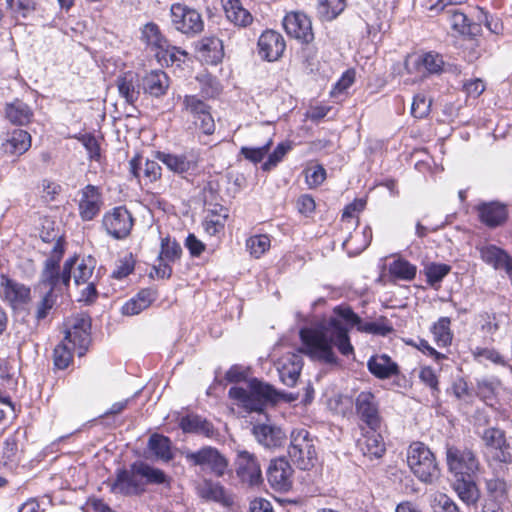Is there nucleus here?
Masks as SVG:
<instances>
[{"mask_svg":"<svg viewBox=\"0 0 512 512\" xmlns=\"http://www.w3.org/2000/svg\"><path fill=\"white\" fill-rule=\"evenodd\" d=\"M333 314L326 324L317 328H303L300 331L304 346L302 352L312 359L328 364L335 363L333 346L344 356L353 354L354 348L348 335L349 328L356 327L360 332L380 336H386L393 331V327L385 319L363 322L348 305L336 306Z\"/></svg>","mask_w":512,"mask_h":512,"instance_id":"1","label":"nucleus"},{"mask_svg":"<svg viewBox=\"0 0 512 512\" xmlns=\"http://www.w3.org/2000/svg\"><path fill=\"white\" fill-rule=\"evenodd\" d=\"M64 339L54 348L53 363L59 370L66 369L73 360V352L83 356L90 343L91 319L88 316H77L68 324Z\"/></svg>","mask_w":512,"mask_h":512,"instance_id":"2","label":"nucleus"},{"mask_svg":"<svg viewBox=\"0 0 512 512\" xmlns=\"http://www.w3.org/2000/svg\"><path fill=\"white\" fill-rule=\"evenodd\" d=\"M64 254V246L60 239L56 241L50 256L45 260L40 276V287L48 288L46 292H52L67 288L71 280V272L77 264V257L67 259L60 271V261Z\"/></svg>","mask_w":512,"mask_h":512,"instance_id":"3","label":"nucleus"},{"mask_svg":"<svg viewBox=\"0 0 512 512\" xmlns=\"http://www.w3.org/2000/svg\"><path fill=\"white\" fill-rule=\"evenodd\" d=\"M230 398L248 412H263L269 402L277 400L276 390L269 384L253 379L249 383V390L241 387L229 389Z\"/></svg>","mask_w":512,"mask_h":512,"instance_id":"4","label":"nucleus"},{"mask_svg":"<svg viewBox=\"0 0 512 512\" xmlns=\"http://www.w3.org/2000/svg\"><path fill=\"white\" fill-rule=\"evenodd\" d=\"M140 39L147 49L154 52L157 62L161 66H169L180 61L179 56L186 57L188 55L186 51L171 46L159 26L154 22H148L141 28Z\"/></svg>","mask_w":512,"mask_h":512,"instance_id":"5","label":"nucleus"},{"mask_svg":"<svg viewBox=\"0 0 512 512\" xmlns=\"http://www.w3.org/2000/svg\"><path fill=\"white\" fill-rule=\"evenodd\" d=\"M407 463L413 474L424 483H433L440 475L434 454L421 442L409 446Z\"/></svg>","mask_w":512,"mask_h":512,"instance_id":"6","label":"nucleus"},{"mask_svg":"<svg viewBox=\"0 0 512 512\" xmlns=\"http://www.w3.org/2000/svg\"><path fill=\"white\" fill-rule=\"evenodd\" d=\"M288 454L301 470H309L316 461L315 439L305 428L294 429L290 435Z\"/></svg>","mask_w":512,"mask_h":512,"instance_id":"7","label":"nucleus"},{"mask_svg":"<svg viewBox=\"0 0 512 512\" xmlns=\"http://www.w3.org/2000/svg\"><path fill=\"white\" fill-rule=\"evenodd\" d=\"M446 462L449 471L455 477H472L480 469V462L476 453L468 447L447 445Z\"/></svg>","mask_w":512,"mask_h":512,"instance_id":"8","label":"nucleus"},{"mask_svg":"<svg viewBox=\"0 0 512 512\" xmlns=\"http://www.w3.org/2000/svg\"><path fill=\"white\" fill-rule=\"evenodd\" d=\"M111 492L123 496H140L146 492L141 482L137 461L128 468L118 469L115 480L110 484Z\"/></svg>","mask_w":512,"mask_h":512,"instance_id":"9","label":"nucleus"},{"mask_svg":"<svg viewBox=\"0 0 512 512\" xmlns=\"http://www.w3.org/2000/svg\"><path fill=\"white\" fill-rule=\"evenodd\" d=\"M106 233L114 239L126 238L133 227V218L124 206H117L107 211L102 218Z\"/></svg>","mask_w":512,"mask_h":512,"instance_id":"10","label":"nucleus"},{"mask_svg":"<svg viewBox=\"0 0 512 512\" xmlns=\"http://www.w3.org/2000/svg\"><path fill=\"white\" fill-rule=\"evenodd\" d=\"M194 466L199 467L200 472L222 477L228 469V460L217 448L204 446L194 452Z\"/></svg>","mask_w":512,"mask_h":512,"instance_id":"11","label":"nucleus"},{"mask_svg":"<svg viewBox=\"0 0 512 512\" xmlns=\"http://www.w3.org/2000/svg\"><path fill=\"white\" fill-rule=\"evenodd\" d=\"M482 439L495 461L512 462V445L506 441L504 431L498 428H488L483 432Z\"/></svg>","mask_w":512,"mask_h":512,"instance_id":"12","label":"nucleus"},{"mask_svg":"<svg viewBox=\"0 0 512 512\" xmlns=\"http://www.w3.org/2000/svg\"><path fill=\"white\" fill-rule=\"evenodd\" d=\"M283 26L286 33L300 41L309 44L314 39L312 22L310 18L302 12L288 13L283 19Z\"/></svg>","mask_w":512,"mask_h":512,"instance_id":"13","label":"nucleus"},{"mask_svg":"<svg viewBox=\"0 0 512 512\" xmlns=\"http://www.w3.org/2000/svg\"><path fill=\"white\" fill-rule=\"evenodd\" d=\"M236 473L242 482L256 485L262 481L261 466L256 456L247 450H237Z\"/></svg>","mask_w":512,"mask_h":512,"instance_id":"14","label":"nucleus"},{"mask_svg":"<svg viewBox=\"0 0 512 512\" xmlns=\"http://www.w3.org/2000/svg\"><path fill=\"white\" fill-rule=\"evenodd\" d=\"M356 412L360 419L370 429L381 428V417L379 414L378 403L373 393L362 391L358 394L355 401Z\"/></svg>","mask_w":512,"mask_h":512,"instance_id":"15","label":"nucleus"},{"mask_svg":"<svg viewBox=\"0 0 512 512\" xmlns=\"http://www.w3.org/2000/svg\"><path fill=\"white\" fill-rule=\"evenodd\" d=\"M194 57L204 65L216 66L224 57V46L221 39L215 36L204 37L195 47Z\"/></svg>","mask_w":512,"mask_h":512,"instance_id":"16","label":"nucleus"},{"mask_svg":"<svg viewBox=\"0 0 512 512\" xmlns=\"http://www.w3.org/2000/svg\"><path fill=\"white\" fill-rule=\"evenodd\" d=\"M197 496L204 502H215L222 506L233 504V498L224 486L210 478H203L195 486Z\"/></svg>","mask_w":512,"mask_h":512,"instance_id":"17","label":"nucleus"},{"mask_svg":"<svg viewBox=\"0 0 512 512\" xmlns=\"http://www.w3.org/2000/svg\"><path fill=\"white\" fill-rule=\"evenodd\" d=\"M292 474L293 469L284 458L272 460L267 470L268 482L278 491H287L291 488Z\"/></svg>","mask_w":512,"mask_h":512,"instance_id":"18","label":"nucleus"},{"mask_svg":"<svg viewBox=\"0 0 512 512\" xmlns=\"http://www.w3.org/2000/svg\"><path fill=\"white\" fill-rule=\"evenodd\" d=\"M285 47L283 36L274 30L264 31L258 40L259 55L270 62L278 60Z\"/></svg>","mask_w":512,"mask_h":512,"instance_id":"19","label":"nucleus"},{"mask_svg":"<svg viewBox=\"0 0 512 512\" xmlns=\"http://www.w3.org/2000/svg\"><path fill=\"white\" fill-rule=\"evenodd\" d=\"M103 201L98 187L87 185L81 190L79 215L83 221L93 220L101 210Z\"/></svg>","mask_w":512,"mask_h":512,"instance_id":"20","label":"nucleus"},{"mask_svg":"<svg viewBox=\"0 0 512 512\" xmlns=\"http://www.w3.org/2000/svg\"><path fill=\"white\" fill-rule=\"evenodd\" d=\"M130 173L140 180L142 177L146 182H155L161 177V166L155 160L143 159L136 155L129 161Z\"/></svg>","mask_w":512,"mask_h":512,"instance_id":"21","label":"nucleus"},{"mask_svg":"<svg viewBox=\"0 0 512 512\" xmlns=\"http://www.w3.org/2000/svg\"><path fill=\"white\" fill-rule=\"evenodd\" d=\"M481 259L496 270H504L512 274V257L495 245H484L479 248Z\"/></svg>","mask_w":512,"mask_h":512,"instance_id":"22","label":"nucleus"},{"mask_svg":"<svg viewBox=\"0 0 512 512\" xmlns=\"http://www.w3.org/2000/svg\"><path fill=\"white\" fill-rule=\"evenodd\" d=\"M302 359L298 354H287L283 356L277 365V371L281 381L288 387H293L302 370Z\"/></svg>","mask_w":512,"mask_h":512,"instance_id":"23","label":"nucleus"},{"mask_svg":"<svg viewBox=\"0 0 512 512\" xmlns=\"http://www.w3.org/2000/svg\"><path fill=\"white\" fill-rule=\"evenodd\" d=\"M116 86L126 103L134 105L138 101L142 90L138 74L131 71L124 73L117 78Z\"/></svg>","mask_w":512,"mask_h":512,"instance_id":"24","label":"nucleus"},{"mask_svg":"<svg viewBox=\"0 0 512 512\" xmlns=\"http://www.w3.org/2000/svg\"><path fill=\"white\" fill-rule=\"evenodd\" d=\"M140 81L143 92L156 98L165 95L169 88V77L162 70H151Z\"/></svg>","mask_w":512,"mask_h":512,"instance_id":"25","label":"nucleus"},{"mask_svg":"<svg viewBox=\"0 0 512 512\" xmlns=\"http://www.w3.org/2000/svg\"><path fill=\"white\" fill-rule=\"evenodd\" d=\"M480 220L488 227L494 228L502 225L508 216L507 208L500 202H487L477 207Z\"/></svg>","mask_w":512,"mask_h":512,"instance_id":"26","label":"nucleus"},{"mask_svg":"<svg viewBox=\"0 0 512 512\" xmlns=\"http://www.w3.org/2000/svg\"><path fill=\"white\" fill-rule=\"evenodd\" d=\"M253 435L259 444L266 448L281 446L286 438L285 432L277 426L258 424L252 429Z\"/></svg>","mask_w":512,"mask_h":512,"instance_id":"27","label":"nucleus"},{"mask_svg":"<svg viewBox=\"0 0 512 512\" xmlns=\"http://www.w3.org/2000/svg\"><path fill=\"white\" fill-rule=\"evenodd\" d=\"M0 292L12 305L26 303L30 296V288L5 276H2Z\"/></svg>","mask_w":512,"mask_h":512,"instance_id":"28","label":"nucleus"},{"mask_svg":"<svg viewBox=\"0 0 512 512\" xmlns=\"http://www.w3.org/2000/svg\"><path fill=\"white\" fill-rule=\"evenodd\" d=\"M367 367L370 373L379 379H388L399 374L398 364L386 354L372 356Z\"/></svg>","mask_w":512,"mask_h":512,"instance_id":"29","label":"nucleus"},{"mask_svg":"<svg viewBox=\"0 0 512 512\" xmlns=\"http://www.w3.org/2000/svg\"><path fill=\"white\" fill-rule=\"evenodd\" d=\"M453 490L459 499L467 506L476 505L480 499V490L476 482L467 476H456L453 483Z\"/></svg>","mask_w":512,"mask_h":512,"instance_id":"30","label":"nucleus"},{"mask_svg":"<svg viewBox=\"0 0 512 512\" xmlns=\"http://www.w3.org/2000/svg\"><path fill=\"white\" fill-rule=\"evenodd\" d=\"M378 430L379 429H370V431L363 434V437L358 441L362 454L371 459L380 458L385 452V443Z\"/></svg>","mask_w":512,"mask_h":512,"instance_id":"31","label":"nucleus"},{"mask_svg":"<svg viewBox=\"0 0 512 512\" xmlns=\"http://www.w3.org/2000/svg\"><path fill=\"white\" fill-rule=\"evenodd\" d=\"M227 19L236 26L246 27L252 23L253 17L239 0H221Z\"/></svg>","mask_w":512,"mask_h":512,"instance_id":"32","label":"nucleus"},{"mask_svg":"<svg viewBox=\"0 0 512 512\" xmlns=\"http://www.w3.org/2000/svg\"><path fill=\"white\" fill-rule=\"evenodd\" d=\"M139 467V474L141 475V482L143 488L146 489L147 485H165L169 487L170 478L164 471L154 466H151L145 461H137Z\"/></svg>","mask_w":512,"mask_h":512,"instance_id":"33","label":"nucleus"},{"mask_svg":"<svg viewBox=\"0 0 512 512\" xmlns=\"http://www.w3.org/2000/svg\"><path fill=\"white\" fill-rule=\"evenodd\" d=\"M154 158L161 161L170 171L182 175L188 173L190 169V161L184 154H170L162 151L154 152Z\"/></svg>","mask_w":512,"mask_h":512,"instance_id":"34","label":"nucleus"},{"mask_svg":"<svg viewBox=\"0 0 512 512\" xmlns=\"http://www.w3.org/2000/svg\"><path fill=\"white\" fill-rule=\"evenodd\" d=\"M171 21L176 30L189 34L192 31V10L181 3L171 6Z\"/></svg>","mask_w":512,"mask_h":512,"instance_id":"35","label":"nucleus"},{"mask_svg":"<svg viewBox=\"0 0 512 512\" xmlns=\"http://www.w3.org/2000/svg\"><path fill=\"white\" fill-rule=\"evenodd\" d=\"M194 127L201 130L204 137L211 136L215 131L214 119L207 106L200 101L194 102Z\"/></svg>","mask_w":512,"mask_h":512,"instance_id":"36","label":"nucleus"},{"mask_svg":"<svg viewBox=\"0 0 512 512\" xmlns=\"http://www.w3.org/2000/svg\"><path fill=\"white\" fill-rule=\"evenodd\" d=\"M6 118L15 125L28 124L33 115L30 107L21 100H15L6 105Z\"/></svg>","mask_w":512,"mask_h":512,"instance_id":"37","label":"nucleus"},{"mask_svg":"<svg viewBox=\"0 0 512 512\" xmlns=\"http://www.w3.org/2000/svg\"><path fill=\"white\" fill-rule=\"evenodd\" d=\"M4 150L11 154H23L31 146L30 134L22 129L14 130L3 144Z\"/></svg>","mask_w":512,"mask_h":512,"instance_id":"38","label":"nucleus"},{"mask_svg":"<svg viewBox=\"0 0 512 512\" xmlns=\"http://www.w3.org/2000/svg\"><path fill=\"white\" fill-rule=\"evenodd\" d=\"M148 449L158 460L168 462L173 459L171 441L166 436L160 434L151 435L148 440Z\"/></svg>","mask_w":512,"mask_h":512,"instance_id":"39","label":"nucleus"},{"mask_svg":"<svg viewBox=\"0 0 512 512\" xmlns=\"http://www.w3.org/2000/svg\"><path fill=\"white\" fill-rule=\"evenodd\" d=\"M341 0H318L316 11L322 21H332L345 9Z\"/></svg>","mask_w":512,"mask_h":512,"instance_id":"40","label":"nucleus"},{"mask_svg":"<svg viewBox=\"0 0 512 512\" xmlns=\"http://www.w3.org/2000/svg\"><path fill=\"white\" fill-rule=\"evenodd\" d=\"M419 71L422 69L428 74H438L443 71L444 61L440 54L427 52L419 56L416 61Z\"/></svg>","mask_w":512,"mask_h":512,"instance_id":"41","label":"nucleus"},{"mask_svg":"<svg viewBox=\"0 0 512 512\" xmlns=\"http://www.w3.org/2000/svg\"><path fill=\"white\" fill-rule=\"evenodd\" d=\"M485 489L489 500L506 502L508 499V484L500 477L485 480Z\"/></svg>","mask_w":512,"mask_h":512,"instance_id":"42","label":"nucleus"},{"mask_svg":"<svg viewBox=\"0 0 512 512\" xmlns=\"http://www.w3.org/2000/svg\"><path fill=\"white\" fill-rule=\"evenodd\" d=\"M451 27L461 34H472L473 30L468 23L467 16L455 7H450L445 12Z\"/></svg>","mask_w":512,"mask_h":512,"instance_id":"43","label":"nucleus"},{"mask_svg":"<svg viewBox=\"0 0 512 512\" xmlns=\"http://www.w3.org/2000/svg\"><path fill=\"white\" fill-rule=\"evenodd\" d=\"M430 505L433 512H462L452 498L441 492L430 495Z\"/></svg>","mask_w":512,"mask_h":512,"instance_id":"44","label":"nucleus"},{"mask_svg":"<svg viewBox=\"0 0 512 512\" xmlns=\"http://www.w3.org/2000/svg\"><path fill=\"white\" fill-rule=\"evenodd\" d=\"M450 319L448 317H441L432 327L434 339L439 346H447L451 344L452 333L450 330Z\"/></svg>","mask_w":512,"mask_h":512,"instance_id":"45","label":"nucleus"},{"mask_svg":"<svg viewBox=\"0 0 512 512\" xmlns=\"http://www.w3.org/2000/svg\"><path fill=\"white\" fill-rule=\"evenodd\" d=\"M270 244L271 241L268 235H254L247 239L246 248L252 257L258 259L269 250Z\"/></svg>","mask_w":512,"mask_h":512,"instance_id":"46","label":"nucleus"},{"mask_svg":"<svg viewBox=\"0 0 512 512\" xmlns=\"http://www.w3.org/2000/svg\"><path fill=\"white\" fill-rule=\"evenodd\" d=\"M182 249L179 243L170 237L163 238L161 241V250L159 253V259L161 262H174L180 258Z\"/></svg>","mask_w":512,"mask_h":512,"instance_id":"47","label":"nucleus"},{"mask_svg":"<svg viewBox=\"0 0 512 512\" xmlns=\"http://www.w3.org/2000/svg\"><path fill=\"white\" fill-rule=\"evenodd\" d=\"M416 271V266L404 259H397L390 265L391 274L402 280L414 279Z\"/></svg>","mask_w":512,"mask_h":512,"instance_id":"48","label":"nucleus"},{"mask_svg":"<svg viewBox=\"0 0 512 512\" xmlns=\"http://www.w3.org/2000/svg\"><path fill=\"white\" fill-rule=\"evenodd\" d=\"M451 267L447 264L430 263L426 265L424 272L427 282L431 286L440 283L443 278L450 272Z\"/></svg>","mask_w":512,"mask_h":512,"instance_id":"49","label":"nucleus"},{"mask_svg":"<svg viewBox=\"0 0 512 512\" xmlns=\"http://www.w3.org/2000/svg\"><path fill=\"white\" fill-rule=\"evenodd\" d=\"M196 80L200 84L201 95L205 98L215 97L220 90V86L215 77L210 74L198 75Z\"/></svg>","mask_w":512,"mask_h":512,"instance_id":"50","label":"nucleus"},{"mask_svg":"<svg viewBox=\"0 0 512 512\" xmlns=\"http://www.w3.org/2000/svg\"><path fill=\"white\" fill-rule=\"evenodd\" d=\"M93 262L94 260L91 257H88L87 259H82L81 262L78 263L73 275L74 282L77 285L86 283L91 278L94 270Z\"/></svg>","mask_w":512,"mask_h":512,"instance_id":"51","label":"nucleus"},{"mask_svg":"<svg viewBox=\"0 0 512 512\" xmlns=\"http://www.w3.org/2000/svg\"><path fill=\"white\" fill-rule=\"evenodd\" d=\"M272 145V139H269L264 145L260 147H246L243 146L241 148V155H243L247 160L253 163H259L266 156L270 147Z\"/></svg>","mask_w":512,"mask_h":512,"instance_id":"52","label":"nucleus"},{"mask_svg":"<svg viewBox=\"0 0 512 512\" xmlns=\"http://www.w3.org/2000/svg\"><path fill=\"white\" fill-rule=\"evenodd\" d=\"M290 149L291 145L289 143L278 144L274 151L269 155L267 161L262 164V170L269 171L276 167Z\"/></svg>","mask_w":512,"mask_h":512,"instance_id":"53","label":"nucleus"},{"mask_svg":"<svg viewBox=\"0 0 512 512\" xmlns=\"http://www.w3.org/2000/svg\"><path fill=\"white\" fill-rule=\"evenodd\" d=\"M7 8L15 15L26 17L35 9V0H6Z\"/></svg>","mask_w":512,"mask_h":512,"instance_id":"54","label":"nucleus"},{"mask_svg":"<svg viewBox=\"0 0 512 512\" xmlns=\"http://www.w3.org/2000/svg\"><path fill=\"white\" fill-rule=\"evenodd\" d=\"M431 100L427 99L425 95L418 94L414 97L412 106H411V114L415 118H424L428 115L430 111Z\"/></svg>","mask_w":512,"mask_h":512,"instance_id":"55","label":"nucleus"},{"mask_svg":"<svg viewBox=\"0 0 512 512\" xmlns=\"http://www.w3.org/2000/svg\"><path fill=\"white\" fill-rule=\"evenodd\" d=\"M326 178V170L321 165H315L306 169V182L310 188L321 185Z\"/></svg>","mask_w":512,"mask_h":512,"instance_id":"56","label":"nucleus"},{"mask_svg":"<svg viewBox=\"0 0 512 512\" xmlns=\"http://www.w3.org/2000/svg\"><path fill=\"white\" fill-rule=\"evenodd\" d=\"M78 140L85 147L89 159L91 160H99L100 158V145L96 139V137L92 134H84L81 135Z\"/></svg>","mask_w":512,"mask_h":512,"instance_id":"57","label":"nucleus"},{"mask_svg":"<svg viewBox=\"0 0 512 512\" xmlns=\"http://www.w3.org/2000/svg\"><path fill=\"white\" fill-rule=\"evenodd\" d=\"M55 304L54 293L45 292L42 296L41 301L37 305L36 318L42 320L47 317L48 312L52 309Z\"/></svg>","mask_w":512,"mask_h":512,"instance_id":"58","label":"nucleus"},{"mask_svg":"<svg viewBox=\"0 0 512 512\" xmlns=\"http://www.w3.org/2000/svg\"><path fill=\"white\" fill-rule=\"evenodd\" d=\"M226 218L227 217H223L222 215L218 217L206 215L203 222L205 232L211 236L219 233L224 228Z\"/></svg>","mask_w":512,"mask_h":512,"instance_id":"59","label":"nucleus"},{"mask_svg":"<svg viewBox=\"0 0 512 512\" xmlns=\"http://www.w3.org/2000/svg\"><path fill=\"white\" fill-rule=\"evenodd\" d=\"M194 434L203 435L207 438H213L217 435V431L206 419L194 415Z\"/></svg>","mask_w":512,"mask_h":512,"instance_id":"60","label":"nucleus"},{"mask_svg":"<svg viewBox=\"0 0 512 512\" xmlns=\"http://www.w3.org/2000/svg\"><path fill=\"white\" fill-rule=\"evenodd\" d=\"M419 378L425 385L432 389L433 393L439 391L438 378L431 367L426 366L421 368Z\"/></svg>","mask_w":512,"mask_h":512,"instance_id":"61","label":"nucleus"},{"mask_svg":"<svg viewBox=\"0 0 512 512\" xmlns=\"http://www.w3.org/2000/svg\"><path fill=\"white\" fill-rule=\"evenodd\" d=\"M355 81V71L349 69L343 73L341 78L336 82L333 93H342L346 91Z\"/></svg>","mask_w":512,"mask_h":512,"instance_id":"62","label":"nucleus"},{"mask_svg":"<svg viewBox=\"0 0 512 512\" xmlns=\"http://www.w3.org/2000/svg\"><path fill=\"white\" fill-rule=\"evenodd\" d=\"M147 309L146 307H142V303L139 302L137 297H133L128 300L121 308V312L126 316H134Z\"/></svg>","mask_w":512,"mask_h":512,"instance_id":"63","label":"nucleus"},{"mask_svg":"<svg viewBox=\"0 0 512 512\" xmlns=\"http://www.w3.org/2000/svg\"><path fill=\"white\" fill-rule=\"evenodd\" d=\"M476 356L483 357L495 364L504 365L505 361L503 357L500 355V353L494 349H488V348H477L475 351Z\"/></svg>","mask_w":512,"mask_h":512,"instance_id":"64","label":"nucleus"}]
</instances>
